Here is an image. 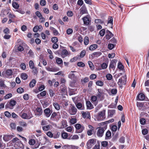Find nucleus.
<instances>
[{
	"label": "nucleus",
	"instance_id": "obj_22",
	"mask_svg": "<svg viewBox=\"0 0 149 149\" xmlns=\"http://www.w3.org/2000/svg\"><path fill=\"white\" fill-rule=\"evenodd\" d=\"M115 113V111L114 109L109 110L108 111V115L110 117H112Z\"/></svg>",
	"mask_w": 149,
	"mask_h": 149
},
{
	"label": "nucleus",
	"instance_id": "obj_25",
	"mask_svg": "<svg viewBox=\"0 0 149 149\" xmlns=\"http://www.w3.org/2000/svg\"><path fill=\"white\" fill-rule=\"evenodd\" d=\"M68 54V52L67 50L65 49H64L62 50L61 55L62 58H64L66 56H67Z\"/></svg>",
	"mask_w": 149,
	"mask_h": 149
},
{
	"label": "nucleus",
	"instance_id": "obj_26",
	"mask_svg": "<svg viewBox=\"0 0 149 149\" xmlns=\"http://www.w3.org/2000/svg\"><path fill=\"white\" fill-rule=\"evenodd\" d=\"M42 111L41 108L37 107L36 109V114L39 116L41 115L42 113Z\"/></svg>",
	"mask_w": 149,
	"mask_h": 149
},
{
	"label": "nucleus",
	"instance_id": "obj_11",
	"mask_svg": "<svg viewBox=\"0 0 149 149\" xmlns=\"http://www.w3.org/2000/svg\"><path fill=\"white\" fill-rule=\"evenodd\" d=\"M80 13L81 15H83L84 14H87L88 13L86 8L85 7H82L80 9Z\"/></svg>",
	"mask_w": 149,
	"mask_h": 149
},
{
	"label": "nucleus",
	"instance_id": "obj_24",
	"mask_svg": "<svg viewBox=\"0 0 149 149\" xmlns=\"http://www.w3.org/2000/svg\"><path fill=\"white\" fill-rule=\"evenodd\" d=\"M46 94V91H43L41 92L40 94L37 95L38 97L39 98L41 99V96L44 97L45 96Z\"/></svg>",
	"mask_w": 149,
	"mask_h": 149
},
{
	"label": "nucleus",
	"instance_id": "obj_36",
	"mask_svg": "<svg viewBox=\"0 0 149 149\" xmlns=\"http://www.w3.org/2000/svg\"><path fill=\"white\" fill-rule=\"evenodd\" d=\"M29 66L31 69H33L34 67V63L33 61L32 60H30L29 61Z\"/></svg>",
	"mask_w": 149,
	"mask_h": 149
},
{
	"label": "nucleus",
	"instance_id": "obj_3",
	"mask_svg": "<svg viewBox=\"0 0 149 149\" xmlns=\"http://www.w3.org/2000/svg\"><path fill=\"white\" fill-rule=\"evenodd\" d=\"M105 112L106 110H104L98 113L97 117L98 120H102L105 118Z\"/></svg>",
	"mask_w": 149,
	"mask_h": 149
},
{
	"label": "nucleus",
	"instance_id": "obj_17",
	"mask_svg": "<svg viewBox=\"0 0 149 149\" xmlns=\"http://www.w3.org/2000/svg\"><path fill=\"white\" fill-rule=\"evenodd\" d=\"M12 137L11 135H4L3 137V139L6 141H7L10 140Z\"/></svg>",
	"mask_w": 149,
	"mask_h": 149
},
{
	"label": "nucleus",
	"instance_id": "obj_39",
	"mask_svg": "<svg viewBox=\"0 0 149 149\" xmlns=\"http://www.w3.org/2000/svg\"><path fill=\"white\" fill-rule=\"evenodd\" d=\"M79 138V137L77 135H74L70 137L69 139H69L72 140H77Z\"/></svg>",
	"mask_w": 149,
	"mask_h": 149
},
{
	"label": "nucleus",
	"instance_id": "obj_13",
	"mask_svg": "<svg viewBox=\"0 0 149 149\" xmlns=\"http://www.w3.org/2000/svg\"><path fill=\"white\" fill-rule=\"evenodd\" d=\"M46 116L47 117H49L50 116L51 113L50 110L49 108L46 109L44 111Z\"/></svg>",
	"mask_w": 149,
	"mask_h": 149
},
{
	"label": "nucleus",
	"instance_id": "obj_45",
	"mask_svg": "<svg viewBox=\"0 0 149 149\" xmlns=\"http://www.w3.org/2000/svg\"><path fill=\"white\" fill-rule=\"evenodd\" d=\"M89 81V79L88 77H85L84 79H81V82L83 83H85L88 82Z\"/></svg>",
	"mask_w": 149,
	"mask_h": 149
},
{
	"label": "nucleus",
	"instance_id": "obj_4",
	"mask_svg": "<svg viewBox=\"0 0 149 149\" xmlns=\"http://www.w3.org/2000/svg\"><path fill=\"white\" fill-rule=\"evenodd\" d=\"M127 81V77L126 75L123 76L121 78L119 79L118 82V84L120 87L126 84Z\"/></svg>",
	"mask_w": 149,
	"mask_h": 149
},
{
	"label": "nucleus",
	"instance_id": "obj_37",
	"mask_svg": "<svg viewBox=\"0 0 149 149\" xmlns=\"http://www.w3.org/2000/svg\"><path fill=\"white\" fill-rule=\"evenodd\" d=\"M88 63L90 69L92 70H93L94 69V67L92 62L91 61H89L88 62Z\"/></svg>",
	"mask_w": 149,
	"mask_h": 149
},
{
	"label": "nucleus",
	"instance_id": "obj_56",
	"mask_svg": "<svg viewBox=\"0 0 149 149\" xmlns=\"http://www.w3.org/2000/svg\"><path fill=\"white\" fill-rule=\"evenodd\" d=\"M76 122L77 120L75 118H72L70 120V123L72 124H74Z\"/></svg>",
	"mask_w": 149,
	"mask_h": 149
},
{
	"label": "nucleus",
	"instance_id": "obj_9",
	"mask_svg": "<svg viewBox=\"0 0 149 149\" xmlns=\"http://www.w3.org/2000/svg\"><path fill=\"white\" fill-rule=\"evenodd\" d=\"M16 104V102L14 100H10L9 104L8 105H10V106L8 107V105H6V107H9L10 108H11L12 107L14 106Z\"/></svg>",
	"mask_w": 149,
	"mask_h": 149
},
{
	"label": "nucleus",
	"instance_id": "obj_16",
	"mask_svg": "<svg viewBox=\"0 0 149 149\" xmlns=\"http://www.w3.org/2000/svg\"><path fill=\"white\" fill-rule=\"evenodd\" d=\"M86 106L87 109H91L93 108V105L92 104L90 101H87L86 102Z\"/></svg>",
	"mask_w": 149,
	"mask_h": 149
},
{
	"label": "nucleus",
	"instance_id": "obj_53",
	"mask_svg": "<svg viewBox=\"0 0 149 149\" xmlns=\"http://www.w3.org/2000/svg\"><path fill=\"white\" fill-rule=\"evenodd\" d=\"M73 31L72 29L69 28L66 31L68 35L71 34L73 33Z\"/></svg>",
	"mask_w": 149,
	"mask_h": 149
},
{
	"label": "nucleus",
	"instance_id": "obj_35",
	"mask_svg": "<svg viewBox=\"0 0 149 149\" xmlns=\"http://www.w3.org/2000/svg\"><path fill=\"white\" fill-rule=\"evenodd\" d=\"M13 73V72L11 70L8 69L6 71V74L8 77L11 76Z\"/></svg>",
	"mask_w": 149,
	"mask_h": 149
},
{
	"label": "nucleus",
	"instance_id": "obj_20",
	"mask_svg": "<svg viewBox=\"0 0 149 149\" xmlns=\"http://www.w3.org/2000/svg\"><path fill=\"white\" fill-rule=\"evenodd\" d=\"M82 115L84 118H90V114L88 112H84L82 113Z\"/></svg>",
	"mask_w": 149,
	"mask_h": 149
},
{
	"label": "nucleus",
	"instance_id": "obj_12",
	"mask_svg": "<svg viewBox=\"0 0 149 149\" xmlns=\"http://www.w3.org/2000/svg\"><path fill=\"white\" fill-rule=\"evenodd\" d=\"M46 69L49 71L56 72L58 70V69L56 68H50V67H45Z\"/></svg>",
	"mask_w": 149,
	"mask_h": 149
},
{
	"label": "nucleus",
	"instance_id": "obj_61",
	"mask_svg": "<svg viewBox=\"0 0 149 149\" xmlns=\"http://www.w3.org/2000/svg\"><path fill=\"white\" fill-rule=\"evenodd\" d=\"M86 52L85 51V50H83L82 51L81 53H80V57H81V58H82L83 57H84L85 54H86Z\"/></svg>",
	"mask_w": 149,
	"mask_h": 149
},
{
	"label": "nucleus",
	"instance_id": "obj_5",
	"mask_svg": "<svg viewBox=\"0 0 149 149\" xmlns=\"http://www.w3.org/2000/svg\"><path fill=\"white\" fill-rule=\"evenodd\" d=\"M82 19L84 22V24L86 25L89 24L90 20V17L89 15H88L82 18Z\"/></svg>",
	"mask_w": 149,
	"mask_h": 149
},
{
	"label": "nucleus",
	"instance_id": "obj_14",
	"mask_svg": "<svg viewBox=\"0 0 149 149\" xmlns=\"http://www.w3.org/2000/svg\"><path fill=\"white\" fill-rule=\"evenodd\" d=\"M76 106L77 109L79 110H84V106L80 102H79L76 104Z\"/></svg>",
	"mask_w": 149,
	"mask_h": 149
},
{
	"label": "nucleus",
	"instance_id": "obj_54",
	"mask_svg": "<svg viewBox=\"0 0 149 149\" xmlns=\"http://www.w3.org/2000/svg\"><path fill=\"white\" fill-rule=\"evenodd\" d=\"M28 54L29 55V56L33 57L34 56V54L32 51L31 49H30L28 53Z\"/></svg>",
	"mask_w": 149,
	"mask_h": 149
},
{
	"label": "nucleus",
	"instance_id": "obj_60",
	"mask_svg": "<svg viewBox=\"0 0 149 149\" xmlns=\"http://www.w3.org/2000/svg\"><path fill=\"white\" fill-rule=\"evenodd\" d=\"M8 17L10 18H12L15 17V15L9 12L7 13Z\"/></svg>",
	"mask_w": 149,
	"mask_h": 149
},
{
	"label": "nucleus",
	"instance_id": "obj_50",
	"mask_svg": "<svg viewBox=\"0 0 149 149\" xmlns=\"http://www.w3.org/2000/svg\"><path fill=\"white\" fill-rule=\"evenodd\" d=\"M42 129L44 131H47L49 130L50 128L49 125H47L45 126L42 127Z\"/></svg>",
	"mask_w": 149,
	"mask_h": 149
},
{
	"label": "nucleus",
	"instance_id": "obj_47",
	"mask_svg": "<svg viewBox=\"0 0 149 149\" xmlns=\"http://www.w3.org/2000/svg\"><path fill=\"white\" fill-rule=\"evenodd\" d=\"M52 42L54 43H56L58 41V39L57 37H54L52 38Z\"/></svg>",
	"mask_w": 149,
	"mask_h": 149
},
{
	"label": "nucleus",
	"instance_id": "obj_19",
	"mask_svg": "<svg viewBox=\"0 0 149 149\" xmlns=\"http://www.w3.org/2000/svg\"><path fill=\"white\" fill-rule=\"evenodd\" d=\"M102 54V53L99 52H94L92 54L91 56L93 57H98Z\"/></svg>",
	"mask_w": 149,
	"mask_h": 149
},
{
	"label": "nucleus",
	"instance_id": "obj_52",
	"mask_svg": "<svg viewBox=\"0 0 149 149\" xmlns=\"http://www.w3.org/2000/svg\"><path fill=\"white\" fill-rule=\"evenodd\" d=\"M32 117V114L31 112H29L27 113V119H30Z\"/></svg>",
	"mask_w": 149,
	"mask_h": 149
},
{
	"label": "nucleus",
	"instance_id": "obj_43",
	"mask_svg": "<svg viewBox=\"0 0 149 149\" xmlns=\"http://www.w3.org/2000/svg\"><path fill=\"white\" fill-rule=\"evenodd\" d=\"M43 107L45 108L49 104V103L46 101L45 100L42 102Z\"/></svg>",
	"mask_w": 149,
	"mask_h": 149
},
{
	"label": "nucleus",
	"instance_id": "obj_28",
	"mask_svg": "<svg viewBox=\"0 0 149 149\" xmlns=\"http://www.w3.org/2000/svg\"><path fill=\"white\" fill-rule=\"evenodd\" d=\"M36 83V81L35 79H33L32 80V81L30 82L29 83V86L30 87H33Z\"/></svg>",
	"mask_w": 149,
	"mask_h": 149
},
{
	"label": "nucleus",
	"instance_id": "obj_31",
	"mask_svg": "<svg viewBox=\"0 0 149 149\" xmlns=\"http://www.w3.org/2000/svg\"><path fill=\"white\" fill-rule=\"evenodd\" d=\"M53 105L55 109L56 110H59L60 109V106L57 103H53Z\"/></svg>",
	"mask_w": 149,
	"mask_h": 149
},
{
	"label": "nucleus",
	"instance_id": "obj_40",
	"mask_svg": "<svg viewBox=\"0 0 149 149\" xmlns=\"http://www.w3.org/2000/svg\"><path fill=\"white\" fill-rule=\"evenodd\" d=\"M12 96V94L11 93H8L4 97V99L5 100L11 98Z\"/></svg>",
	"mask_w": 149,
	"mask_h": 149
},
{
	"label": "nucleus",
	"instance_id": "obj_18",
	"mask_svg": "<svg viewBox=\"0 0 149 149\" xmlns=\"http://www.w3.org/2000/svg\"><path fill=\"white\" fill-rule=\"evenodd\" d=\"M50 30L52 31L53 33L55 35H57L59 34L58 32V31L54 28L50 26L49 28Z\"/></svg>",
	"mask_w": 149,
	"mask_h": 149
},
{
	"label": "nucleus",
	"instance_id": "obj_33",
	"mask_svg": "<svg viewBox=\"0 0 149 149\" xmlns=\"http://www.w3.org/2000/svg\"><path fill=\"white\" fill-rule=\"evenodd\" d=\"M21 77L22 79L25 80L27 78L28 76L26 73H23L21 74Z\"/></svg>",
	"mask_w": 149,
	"mask_h": 149
},
{
	"label": "nucleus",
	"instance_id": "obj_10",
	"mask_svg": "<svg viewBox=\"0 0 149 149\" xmlns=\"http://www.w3.org/2000/svg\"><path fill=\"white\" fill-rule=\"evenodd\" d=\"M97 91L98 93L97 95V97L100 98H102L103 97V90L101 89H98Z\"/></svg>",
	"mask_w": 149,
	"mask_h": 149
},
{
	"label": "nucleus",
	"instance_id": "obj_38",
	"mask_svg": "<svg viewBox=\"0 0 149 149\" xmlns=\"http://www.w3.org/2000/svg\"><path fill=\"white\" fill-rule=\"evenodd\" d=\"M96 84L98 86H102L103 85V82L101 81H97L96 82Z\"/></svg>",
	"mask_w": 149,
	"mask_h": 149
},
{
	"label": "nucleus",
	"instance_id": "obj_64",
	"mask_svg": "<svg viewBox=\"0 0 149 149\" xmlns=\"http://www.w3.org/2000/svg\"><path fill=\"white\" fill-rule=\"evenodd\" d=\"M67 15L69 17H71L73 15V13L71 11H68L67 12Z\"/></svg>",
	"mask_w": 149,
	"mask_h": 149
},
{
	"label": "nucleus",
	"instance_id": "obj_1",
	"mask_svg": "<svg viewBox=\"0 0 149 149\" xmlns=\"http://www.w3.org/2000/svg\"><path fill=\"white\" fill-rule=\"evenodd\" d=\"M96 142L95 139H91L87 141L86 146L88 149H90L91 147L95 145Z\"/></svg>",
	"mask_w": 149,
	"mask_h": 149
},
{
	"label": "nucleus",
	"instance_id": "obj_55",
	"mask_svg": "<svg viewBox=\"0 0 149 149\" xmlns=\"http://www.w3.org/2000/svg\"><path fill=\"white\" fill-rule=\"evenodd\" d=\"M20 66L21 69L23 70H25L26 69V65L24 63H21L20 65Z\"/></svg>",
	"mask_w": 149,
	"mask_h": 149
},
{
	"label": "nucleus",
	"instance_id": "obj_30",
	"mask_svg": "<svg viewBox=\"0 0 149 149\" xmlns=\"http://www.w3.org/2000/svg\"><path fill=\"white\" fill-rule=\"evenodd\" d=\"M111 137V133L109 131H108L106 134V139H109Z\"/></svg>",
	"mask_w": 149,
	"mask_h": 149
},
{
	"label": "nucleus",
	"instance_id": "obj_58",
	"mask_svg": "<svg viewBox=\"0 0 149 149\" xmlns=\"http://www.w3.org/2000/svg\"><path fill=\"white\" fill-rule=\"evenodd\" d=\"M98 125L100 126V127H104V126H106V128H107V125L105 122L100 123H99Z\"/></svg>",
	"mask_w": 149,
	"mask_h": 149
},
{
	"label": "nucleus",
	"instance_id": "obj_63",
	"mask_svg": "<svg viewBox=\"0 0 149 149\" xmlns=\"http://www.w3.org/2000/svg\"><path fill=\"white\" fill-rule=\"evenodd\" d=\"M95 22L97 24H102L103 23V22L100 19H96L95 21Z\"/></svg>",
	"mask_w": 149,
	"mask_h": 149
},
{
	"label": "nucleus",
	"instance_id": "obj_34",
	"mask_svg": "<svg viewBox=\"0 0 149 149\" xmlns=\"http://www.w3.org/2000/svg\"><path fill=\"white\" fill-rule=\"evenodd\" d=\"M5 148L4 145L2 143L1 136H0V149H4Z\"/></svg>",
	"mask_w": 149,
	"mask_h": 149
},
{
	"label": "nucleus",
	"instance_id": "obj_2",
	"mask_svg": "<svg viewBox=\"0 0 149 149\" xmlns=\"http://www.w3.org/2000/svg\"><path fill=\"white\" fill-rule=\"evenodd\" d=\"M98 128L97 132V135L98 137H102L103 135L104 131L106 129V126H104V127H99Z\"/></svg>",
	"mask_w": 149,
	"mask_h": 149
},
{
	"label": "nucleus",
	"instance_id": "obj_62",
	"mask_svg": "<svg viewBox=\"0 0 149 149\" xmlns=\"http://www.w3.org/2000/svg\"><path fill=\"white\" fill-rule=\"evenodd\" d=\"M118 68L120 70H122L123 68V66L121 63L119 62L118 65Z\"/></svg>",
	"mask_w": 149,
	"mask_h": 149
},
{
	"label": "nucleus",
	"instance_id": "obj_41",
	"mask_svg": "<svg viewBox=\"0 0 149 149\" xmlns=\"http://www.w3.org/2000/svg\"><path fill=\"white\" fill-rule=\"evenodd\" d=\"M36 143V141L33 139H30L29 142V143L30 145H33Z\"/></svg>",
	"mask_w": 149,
	"mask_h": 149
},
{
	"label": "nucleus",
	"instance_id": "obj_49",
	"mask_svg": "<svg viewBox=\"0 0 149 149\" xmlns=\"http://www.w3.org/2000/svg\"><path fill=\"white\" fill-rule=\"evenodd\" d=\"M12 6L13 8L16 9H18L19 7V4L16 2H13Z\"/></svg>",
	"mask_w": 149,
	"mask_h": 149
},
{
	"label": "nucleus",
	"instance_id": "obj_32",
	"mask_svg": "<svg viewBox=\"0 0 149 149\" xmlns=\"http://www.w3.org/2000/svg\"><path fill=\"white\" fill-rule=\"evenodd\" d=\"M56 62L58 64H60L63 63V61L61 58L56 57Z\"/></svg>",
	"mask_w": 149,
	"mask_h": 149
},
{
	"label": "nucleus",
	"instance_id": "obj_44",
	"mask_svg": "<svg viewBox=\"0 0 149 149\" xmlns=\"http://www.w3.org/2000/svg\"><path fill=\"white\" fill-rule=\"evenodd\" d=\"M89 42V38L88 37H85L84 39V43L85 45H87Z\"/></svg>",
	"mask_w": 149,
	"mask_h": 149
},
{
	"label": "nucleus",
	"instance_id": "obj_57",
	"mask_svg": "<svg viewBox=\"0 0 149 149\" xmlns=\"http://www.w3.org/2000/svg\"><path fill=\"white\" fill-rule=\"evenodd\" d=\"M77 65L80 67H84L85 64L83 62H78L77 63Z\"/></svg>",
	"mask_w": 149,
	"mask_h": 149
},
{
	"label": "nucleus",
	"instance_id": "obj_46",
	"mask_svg": "<svg viewBox=\"0 0 149 149\" xmlns=\"http://www.w3.org/2000/svg\"><path fill=\"white\" fill-rule=\"evenodd\" d=\"M105 31L104 29H102L101 30L99 33L100 35L101 36H103L105 34Z\"/></svg>",
	"mask_w": 149,
	"mask_h": 149
},
{
	"label": "nucleus",
	"instance_id": "obj_29",
	"mask_svg": "<svg viewBox=\"0 0 149 149\" xmlns=\"http://www.w3.org/2000/svg\"><path fill=\"white\" fill-rule=\"evenodd\" d=\"M113 19L111 17H110L108 19L107 24H110L111 26V28H112V25L113 24Z\"/></svg>",
	"mask_w": 149,
	"mask_h": 149
},
{
	"label": "nucleus",
	"instance_id": "obj_51",
	"mask_svg": "<svg viewBox=\"0 0 149 149\" xmlns=\"http://www.w3.org/2000/svg\"><path fill=\"white\" fill-rule=\"evenodd\" d=\"M24 89L21 87L17 89V92L18 93H21L24 92Z\"/></svg>",
	"mask_w": 149,
	"mask_h": 149
},
{
	"label": "nucleus",
	"instance_id": "obj_6",
	"mask_svg": "<svg viewBox=\"0 0 149 149\" xmlns=\"http://www.w3.org/2000/svg\"><path fill=\"white\" fill-rule=\"evenodd\" d=\"M75 127L77 130V132L78 133L81 132L85 128L84 126L81 125L80 124L78 123L75 124Z\"/></svg>",
	"mask_w": 149,
	"mask_h": 149
},
{
	"label": "nucleus",
	"instance_id": "obj_59",
	"mask_svg": "<svg viewBox=\"0 0 149 149\" xmlns=\"http://www.w3.org/2000/svg\"><path fill=\"white\" fill-rule=\"evenodd\" d=\"M20 116L24 119H27V113H24L20 114Z\"/></svg>",
	"mask_w": 149,
	"mask_h": 149
},
{
	"label": "nucleus",
	"instance_id": "obj_8",
	"mask_svg": "<svg viewBox=\"0 0 149 149\" xmlns=\"http://www.w3.org/2000/svg\"><path fill=\"white\" fill-rule=\"evenodd\" d=\"M117 62L116 60H112L110 63L109 68L110 70L111 69H114L116 65V63Z\"/></svg>",
	"mask_w": 149,
	"mask_h": 149
},
{
	"label": "nucleus",
	"instance_id": "obj_27",
	"mask_svg": "<svg viewBox=\"0 0 149 149\" xmlns=\"http://www.w3.org/2000/svg\"><path fill=\"white\" fill-rule=\"evenodd\" d=\"M97 47V45L96 44L92 45L90 46L89 47V49L90 50H93Z\"/></svg>",
	"mask_w": 149,
	"mask_h": 149
},
{
	"label": "nucleus",
	"instance_id": "obj_42",
	"mask_svg": "<svg viewBox=\"0 0 149 149\" xmlns=\"http://www.w3.org/2000/svg\"><path fill=\"white\" fill-rule=\"evenodd\" d=\"M61 136L63 139H67L68 134L66 132H63L61 134Z\"/></svg>",
	"mask_w": 149,
	"mask_h": 149
},
{
	"label": "nucleus",
	"instance_id": "obj_48",
	"mask_svg": "<svg viewBox=\"0 0 149 149\" xmlns=\"http://www.w3.org/2000/svg\"><path fill=\"white\" fill-rule=\"evenodd\" d=\"M106 77L108 80H110L112 79L113 77L111 74H108L106 75Z\"/></svg>",
	"mask_w": 149,
	"mask_h": 149
},
{
	"label": "nucleus",
	"instance_id": "obj_23",
	"mask_svg": "<svg viewBox=\"0 0 149 149\" xmlns=\"http://www.w3.org/2000/svg\"><path fill=\"white\" fill-rule=\"evenodd\" d=\"M145 97V95L143 93L139 94L138 96V98L139 100H144Z\"/></svg>",
	"mask_w": 149,
	"mask_h": 149
},
{
	"label": "nucleus",
	"instance_id": "obj_21",
	"mask_svg": "<svg viewBox=\"0 0 149 149\" xmlns=\"http://www.w3.org/2000/svg\"><path fill=\"white\" fill-rule=\"evenodd\" d=\"M108 31V32L105 36V37L107 39L109 40L113 36V35L110 31Z\"/></svg>",
	"mask_w": 149,
	"mask_h": 149
},
{
	"label": "nucleus",
	"instance_id": "obj_15",
	"mask_svg": "<svg viewBox=\"0 0 149 149\" xmlns=\"http://www.w3.org/2000/svg\"><path fill=\"white\" fill-rule=\"evenodd\" d=\"M74 72H76V71H72L68 75V77L74 80L76 78L75 76V74L73 73Z\"/></svg>",
	"mask_w": 149,
	"mask_h": 149
},
{
	"label": "nucleus",
	"instance_id": "obj_7",
	"mask_svg": "<svg viewBox=\"0 0 149 149\" xmlns=\"http://www.w3.org/2000/svg\"><path fill=\"white\" fill-rule=\"evenodd\" d=\"M77 110V109L75 107L74 105L71 104L69 110V112L70 114L74 115L76 113Z\"/></svg>",
	"mask_w": 149,
	"mask_h": 149
}]
</instances>
